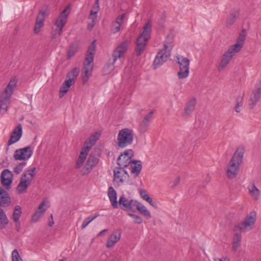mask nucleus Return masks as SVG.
I'll list each match as a JSON object with an SVG mask.
<instances>
[{
  "label": "nucleus",
  "instance_id": "obj_1",
  "mask_svg": "<svg viewBox=\"0 0 261 261\" xmlns=\"http://www.w3.org/2000/svg\"><path fill=\"white\" fill-rule=\"evenodd\" d=\"M246 38L245 30L239 35L237 42L231 46L224 54L220 63L218 67V70L221 71L227 66L235 54L239 52L243 46Z\"/></svg>",
  "mask_w": 261,
  "mask_h": 261
},
{
  "label": "nucleus",
  "instance_id": "obj_2",
  "mask_svg": "<svg viewBox=\"0 0 261 261\" xmlns=\"http://www.w3.org/2000/svg\"><path fill=\"white\" fill-rule=\"evenodd\" d=\"M245 153L244 147H239L232 156L227 165V174L228 178H235L239 171L240 166L243 162Z\"/></svg>",
  "mask_w": 261,
  "mask_h": 261
},
{
  "label": "nucleus",
  "instance_id": "obj_3",
  "mask_svg": "<svg viewBox=\"0 0 261 261\" xmlns=\"http://www.w3.org/2000/svg\"><path fill=\"white\" fill-rule=\"evenodd\" d=\"M95 40H93L89 45L86 57L84 62V68L83 69L82 82L83 84L86 83L92 73L95 51L96 49Z\"/></svg>",
  "mask_w": 261,
  "mask_h": 261
},
{
  "label": "nucleus",
  "instance_id": "obj_4",
  "mask_svg": "<svg viewBox=\"0 0 261 261\" xmlns=\"http://www.w3.org/2000/svg\"><path fill=\"white\" fill-rule=\"evenodd\" d=\"M151 25L150 21H148L143 27L142 33L137 39L135 50L137 56L141 55L145 50L147 42L150 38Z\"/></svg>",
  "mask_w": 261,
  "mask_h": 261
},
{
  "label": "nucleus",
  "instance_id": "obj_5",
  "mask_svg": "<svg viewBox=\"0 0 261 261\" xmlns=\"http://www.w3.org/2000/svg\"><path fill=\"white\" fill-rule=\"evenodd\" d=\"M134 137V131L132 129L123 128L119 131L116 143L119 148H124L132 144Z\"/></svg>",
  "mask_w": 261,
  "mask_h": 261
},
{
  "label": "nucleus",
  "instance_id": "obj_6",
  "mask_svg": "<svg viewBox=\"0 0 261 261\" xmlns=\"http://www.w3.org/2000/svg\"><path fill=\"white\" fill-rule=\"evenodd\" d=\"M129 42L128 41H124L122 42L114 50L112 54L113 60L111 62L110 60L109 63H108L107 67L108 68L109 71L113 70L114 68V64L116 60L120 58L121 56L123 55L128 48Z\"/></svg>",
  "mask_w": 261,
  "mask_h": 261
},
{
  "label": "nucleus",
  "instance_id": "obj_7",
  "mask_svg": "<svg viewBox=\"0 0 261 261\" xmlns=\"http://www.w3.org/2000/svg\"><path fill=\"white\" fill-rule=\"evenodd\" d=\"M175 61L179 65V71L177 72L179 79H182L188 77L189 74L190 60L186 57L176 56Z\"/></svg>",
  "mask_w": 261,
  "mask_h": 261
},
{
  "label": "nucleus",
  "instance_id": "obj_8",
  "mask_svg": "<svg viewBox=\"0 0 261 261\" xmlns=\"http://www.w3.org/2000/svg\"><path fill=\"white\" fill-rule=\"evenodd\" d=\"M167 42L164 44V48L157 54L153 63V68L156 69L167 61L170 56V53L167 51L168 48Z\"/></svg>",
  "mask_w": 261,
  "mask_h": 261
},
{
  "label": "nucleus",
  "instance_id": "obj_9",
  "mask_svg": "<svg viewBox=\"0 0 261 261\" xmlns=\"http://www.w3.org/2000/svg\"><path fill=\"white\" fill-rule=\"evenodd\" d=\"M99 161L98 156L95 153H91L88 158L85 165L81 169V172L82 175H86L89 173L93 167L96 166Z\"/></svg>",
  "mask_w": 261,
  "mask_h": 261
},
{
  "label": "nucleus",
  "instance_id": "obj_10",
  "mask_svg": "<svg viewBox=\"0 0 261 261\" xmlns=\"http://www.w3.org/2000/svg\"><path fill=\"white\" fill-rule=\"evenodd\" d=\"M136 200L131 198H127L124 194H122L119 199L118 204L120 208L125 211L135 212L134 209Z\"/></svg>",
  "mask_w": 261,
  "mask_h": 261
},
{
  "label": "nucleus",
  "instance_id": "obj_11",
  "mask_svg": "<svg viewBox=\"0 0 261 261\" xmlns=\"http://www.w3.org/2000/svg\"><path fill=\"white\" fill-rule=\"evenodd\" d=\"M33 153V149L31 146H29L16 150L13 156L15 160L26 161L31 158Z\"/></svg>",
  "mask_w": 261,
  "mask_h": 261
},
{
  "label": "nucleus",
  "instance_id": "obj_12",
  "mask_svg": "<svg viewBox=\"0 0 261 261\" xmlns=\"http://www.w3.org/2000/svg\"><path fill=\"white\" fill-rule=\"evenodd\" d=\"M261 98V81L256 84L250 96L249 107L253 109Z\"/></svg>",
  "mask_w": 261,
  "mask_h": 261
},
{
  "label": "nucleus",
  "instance_id": "obj_13",
  "mask_svg": "<svg viewBox=\"0 0 261 261\" xmlns=\"http://www.w3.org/2000/svg\"><path fill=\"white\" fill-rule=\"evenodd\" d=\"M256 213L253 211L247 215L244 221L237 226L238 228L241 231L247 230L249 227L253 225L255 221Z\"/></svg>",
  "mask_w": 261,
  "mask_h": 261
},
{
  "label": "nucleus",
  "instance_id": "obj_14",
  "mask_svg": "<svg viewBox=\"0 0 261 261\" xmlns=\"http://www.w3.org/2000/svg\"><path fill=\"white\" fill-rule=\"evenodd\" d=\"M134 156V151L132 149L125 150L123 153L118 157L117 164L120 167H127L129 165V160Z\"/></svg>",
  "mask_w": 261,
  "mask_h": 261
},
{
  "label": "nucleus",
  "instance_id": "obj_15",
  "mask_svg": "<svg viewBox=\"0 0 261 261\" xmlns=\"http://www.w3.org/2000/svg\"><path fill=\"white\" fill-rule=\"evenodd\" d=\"M31 181L32 179H30V177L27 176L26 173H23L16 188L17 193L20 194L25 193L31 184Z\"/></svg>",
  "mask_w": 261,
  "mask_h": 261
},
{
  "label": "nucleus",
  "instance_id": "obj_16",
  "mask_svg": "<svg viewBox=\"0 0 261 261\" xmlns=\"http://www.w3.org/2000/svg\"><path fill=\"white\" fill-rule=\"evenodd\" d=\"M124 167L119 166L118 168L114 170V180L119 185L124 182L129 175L126 171L123 169Z\"/></svg>",
  "mask_w": 261,
  "mask_h": 261
},
{
  "label": "nucleus",
  "instance_id": "obj_17",
  "mask_svg": "<svg viewBox=\"0 0 261 261\" xmlns=\"http://www.w3.org/2000/svg\"><path fill=\"white\" fill-rule=\"evenodd\" d=\"M22 134V128L21 124L19 123L10 134V139L8 141L7 145L10 146L19 140Z\"/></svg>",
  "mask_w": 261,
  "mask_h": 261
},
{
  "label": "nucleus",
  "instance_id": "obj_18",
  "mask_svg": "<svg viewBox=\"0 0 261 261\" xmlns=\"http://www.w3.org/2000/svg\"><path fill=\"white\" fill-rule=\"evenodd\" d=\"M12 95V94L6 92L4 91L1 94L0 97V112L2 114L5 113L7 111Z\"/></svg>",
  "mask_w": 261,
  "mask_h": 261
},
{
  "label": "nucleus",
  "instance_id": "obj_19",
  "mask_svg": "<svg viewBox=\"0 0 261 261\" xmlns=\"http://www.w3.org/2000/svg\"><path fill=\"white\" fill-rule=\"evenodd\" d=\"M46 16V12L44 10H40L36 18L34 32L35 34L40 32L41 29L44 25V22Z\"/></svg>",
  "mask_w": 261,
  "mask_h": 261
},
{
  "label": "nucleus",
  "instance_id": "obj_20",
  "mask_svg": "<svg viewBox=\"0 0 261 261\" xmlns=\"http://www.w3.org/2000/svg\"><path fill=\"white\" fill-rule=\"evenodd\" d=\"M12 173L8 169H5L1 175L2 184L9 189L12 182Z\"/></svg>",
  "mask_w": 261,
  "mask_h": 261
},
{
  "label": "nucleus",
  "instance_id": "obj_21",
  "mask_svg": "<svg viewBox=\"0 0 261 261\" xmlns=\"http://www.w3.org/2000/svg\"><path fill=\"white\" fill-rule=\"evenodd\" d=\"M100 134L98 132L94 133L91 135L89 138L85 142L82 149L89 152L92 147L96 143L97 140L99 139Z\"/></svg>",
  "mask_w": 261,
  "mask_h": 261
},
{
  "label": "nucleus",
  "instance_id": "obj_22",
  "mask_svg": "<svg viewBox=\"0 0 261 261\" xmlns=\"http://www.w3.org/2000/svg\"><path fill=\"white\" fill-rule=\"evenodd\" d=\"M68 7L65 8L58 16L57 19L55 22V25L57 28L63 29L67 22V19L68 13H67Z\"/></svg>",
  "mask_w": 261,
  "mask_h": 261
},
{
  "label": "nucleus",
  "instance_id": "obj_23",
  "mask_svg": "<svg viewBox=\"0 0 261 261\" xmlns=\"http://www.w3.org/2000/svg\"><path fill=\"white\" fill-rule=\"evenodd\" d=\"M11 202V199L8 193L4 189L0 187V206H8Z\"/></svg>",
  "mask_w": 261,
  "mask_h": 261
},
{
  "label": "nucleus",
  "instance_id": "obj_24",
  "mask_svg": "<svg viewBox=\"0 0 261 261\" xmlns=\"http://www.w3.org/2000/svg\"><path fill=\"white\" fill-rule=\"evenodd\" d=\"M108 195L112 206L114 208H117L118 207V202L117 201V193L112 187L109 188Z\"/></svg>",
  "mask_w": 261,
  "mask_h": 261
},
{
  "label": "nucleus",
  "instance_id": "obj_25",
  "mask_svg": "<svg viewBox=\"0 0 261 261\" xmlns=\"http://www.w3.org/2000/svg\"><path fill=\"white\" fill-rule=\"evenodd\" d=\"M240 12L239 10H234L230 12V14L226 20V27H230L236 21V19L239 17Z\"/></svg>",
  "mask_w": 261,
  "mask_h": 261
},
{
  "label": "nucleus",
  "instance_id": "obj_26",
  "mask_svg": "<svg viewBox=\"0 0 261 261\" xmlns=\"http://www.w3.org/2000/svg\"><path fill=\"white\" fill-rule=\"evenodd\" d=\"M120 239V233H118L117 231L112 233L109 237L107 244L106 246L108 248L113 247Z\"/></svg>",
  "mask_w": 261,
  "mask_h": 261
},
{
  "label": "nucleus",
  "instance_id": "obj_27",
  "mask_svg": "<svg viewBox=\"0 0 261 261\" xmlns=\"http://www.w3.org/2000/svg\"><path fill=\"white\" fill-rule=\"evenodd\" d=\"M195 105L196 100L195 99L190 100L186 106L185 112L182 114V116L184 117L189 116L195 109Z\"/></svg>",
  "mask_w": 261,
  "mask_h": 261
},
{
  "label": "nucleus",
  "instance_id": "obj_28",
  "mask_svg": "<svg viewBox=\"0 0 261 261\" xmlns=\"http://www.w3.org/2000/svg\"><path fill=\"white\" fill-rule=\"evenodd\" d=\"M73 83H71L70 80H65L62 84L59 91V97H63L69 91V88Z\"/></svg>",
  "mask_w": 261,
  "mask_h": 261
},
{
  "label": "nucleus",
  "instance_id": "obj_29",
  "mask_svg": "<svg viewBox=\"0 0 261 261\" xmlns=\"http://www.w3.org/2000/svg\"><path fill=\"white\" fill-rule=\"evenodd\" d=\"M134 207H136L137 210L144 216H146L147 219L151 218V216L149 211L146 207L142 205L141 203L136 200Z\"/></svg>",
  "mask_w": 261,
  "mask_h": 261
},
{
  "label": "nucleus",
  "instance_id": "obj_30",
  "mask_svg": "<svg viewBox=\"0 0 261 261\" xmlns=\"http://www.w3.org/2000/svg\"><path fill=\"white\" fill-rule=\"evenodd\" d=\"M130 163L134 164V166H131L132 168V172L136 173V176H138L142 169L141 162L140 161L133 160H129V164Z\"/></svg>",
  "mask_w": 261,
  "mask_h": 261
},
{
  "label": "nucleus",
  "instance_id": "obj_31",
  "mask_svg": "<svg viewBox=\"0 0 261 261\" xmlns=\"http://www.w3.org/2000/svg\"><path fill=\"white\" fill-rule=\"evenodd\" d=\"M99 0H96L94 4L92 6L90 11V15L88 16V19H96L97 17V13L99 11Z\"/></svg>",
  "mask_w": 261,
  "mask_h": 261
},
{
  "label": "nucleus",
  "instance_id": "obj_32",
  "mask_svg": "<svg viewBox=\"0 0 261 261\" xmlns=\"http://www.w3.org/2000/svg\"><path fill=\"white\" fill-rule=\"evenodd\" d=\"M89 152L82 148L79 156L76 162V168L79 169L82 167Z\"/></svg>",
  "mask_w": 261,
  "mask_h": 261
},
{
  "label": "nucleus",
  "instance_id": "obj_33",
  "mask_svg": "<svg viewBox=\"0 0 261 261\" xmlns=\"http://www.w3.org/2000/svg\"><path fill=\"white\" fill-rule=\"evenodd\" d=\"M8 223L9 220L6 214L0 207V229H5Z\"/></svg>",
  "mask_w": 261,
  "mask_h": 261
},
{
  "label": "nucleus",
  "instance_id": "obj_34",
  "mask_svg": "<svg viewBox=\"0 0 261 261\" xmlns=\"http://www.w3.org/2000/svg\"><path fill=\"white\" fill-rule=\"evenodd\" d=\"M242 236L241 233H236L233 236L232 242V250L237 251L239 247L240 246Z\"/></svg>",
  "mask_w": 261,
  "mask_h": 261
},
{
  "label": "nucleus",
  "instance_id": "obj_35",
  "mask_svg": "<svg viewBox=\"0 0 261 261\" xmlns=\"http://www.w3.org/2000/svg\"><path fill=\"white\" fill-rule=\"evenodd\" d=\"M17 83V79L16 77H13L10 81L9 84L4 90L6 92L13 94V91L16 87Z\"/></svg>",
  "mask_w": 261,
  "mask_h": 261
},
{
  "label": "nucleus",
  "instance_id": "obj_36",
  "mask_svg": "<svg viewBox=\"0 0 261 261\" xmlns=\"http://www.w3.org/2000/svg\"><path fill=\"white\" fill-rule=\"evenodd\" d=\"M248 189L252 197H253L254 199L257 200L260 194V191L258 189L256 188L255 184L253 183L250 186H248Z\"/></svg>",
  "mask_w": 261,
  "mask_h": 261
},
{
  "label": "nucleus",
  "instance_id": "obj_37",
  "mask_svg": "<svg viewBox=\"0 0 261 261\" xmlns=\"http://www.w3.org/2000/svg\"><path fill=\"white\" fill-rule=\"evenodd\" d=\"M79 73V70L77 68H73L71 71L69 72L67 74V80H70V81L72 83H74L75 79H76Z\"/></svg>",
  "mask_w": 261,
  "mask_h": 261
},
{
  "label": "nucleus",
  "instance_id": "obj_38",
  "mask_svg": "<svg viewBox=\"0 0 261 261\" xmlns=\"http://www.w3.org/2000/svg\"><path fill=\"white\" fill-rule=\"evenodd\" d=\"M22 214L21 208L19 205H16L15 206L12 218L14 222H18L19 221L21 214Z\"/></svg>",
  "mask_w": 261,
  "mask_h": 261
},
{
  "label": "nucleus",
  "instance_id": "obj_39",
  "mask_svg": "<svg viewBox=\"0 0 261 261\" xmlns=\"http://www.w3.org/2000/svg\"><path fill=\"white\" fill-rule=\"evenodd\" d=\"M78 50V46L76 44H72L70 46L67 53V59L72 57Z\"/></svg>",
  "mask_w": 261,
  "mask_h": 261
},
{
  "label": "nucleus",
  "instance_id": "obj_40",
  "mask_svg": "<svg viewBox=\"0 0 261 261\" xmlns=\"http://www.w3.org/2000/svg\"><path fill=\"white\" fill-rule=\"evenodd\" d=\"M243 99H244V98H243V96H238L237 98V100H236L237 103H236V106L234 107V109H235L236 112H237V113H239L241 110L240 108L243 107Z\"/></svg>",
  "mask_w": 261,
  "mask_h": 261
},
{
  "label": "nucleus",
  "instance_id": "obj_41",
  "mask_svg": "<svg viewBox=\"0 0 261 261\" xmlns=\"http://www.w3.org/2000/svg\"><path fill=\"white\" fill-rule=\"evenodd\" d=\"M26 164L27 163L25 162L20 163L14 168V172L16 174H19L22 171Z\"/></svg>",
  "mask_w": 261,
  "mask_h": 261
},
{
  "label": "nucleus",
  "instance_id": "obj_42",
  "mask_svg": "<svg viewBox=\"0 0 261 261\" xmlns=\"http://www.w3.org/2000/svg\"><path fill=\"white\" fill-rule=\"evenodd\" d=\"M45 211V209H43L41 211L37 210L36 212L32 216V221L34 222H37L38 220V219L42 216Z\"/></svg>",
  "mask_w": 261,
  "mask_h": 261
},
{
  "label": "nucleus",
  "instance_id": "obj_43",
  "mask_svg": "<svg viewBox=\"0 0 261 261\" xmlns=\"http://www.w3.org/2000/svg\"><path fill=\"white\" fill-rule=\"evenodd\" d=\"M98 214L93 216L92 217H89L86 218L83 221L81 227L82 229L85 228L90 223H91L94 219H95L97 216Z\"/></svg>",
  "mask_w": 261,
  "mask_h": 261
},
{
  "label": "nucleus",
  "instance_id": "obj_44",
  "mask_svg": "<svg viewBox=\"0 0 261 261\" xmlns=\"http://www.w3.org/2000/svg\"><path fill=\"white\" fill-rule=\"evenodd\" d=\"M12 261H23L17 249H15L12 251Z\"/></svg>",
  "mask_w": 261,
  "mask_h": 261
},
{
  "label": "nucleus",
  "instance_id": "obj_45",
  "mask_svg": "<svg viewBox=\"0 0 261 261\" xmlns=\"http://www.w3.org/2000/svg\"><path fill=\"white\" fill-rule=\"evenodd\" d=\"M149 122L148 120L143 119L140 124V129L142 132H145L147 130Z\"/></svg>",
  "mask_w": 261,
  "mask_h": 261
},
{
  "label": "nucleus",
  "instance_id": "obj_46",
  "mask_svg": "<svg viewBox=\"0 0 261 261\" xmlns=\"http://www.w3.org/2000/svg\"><path fill=\"white\" fill-rule=\"evenodd\" d=\"M128 215L134 219L135 223L140 224L143 222L142 218L138 215L132 213H128Z\"/></svg>",
  "mask_w": 261,
  "mask_h": 261
},
{
  "label": "nucleus",
  "instance_id": "obj_47",
  "mask_svg": "<svg viewBox=\"0 0 261 261\" xmlns=\"http://www.w3.org/2000/svg\"><path fill=\"white\" fill-rule=\"evenodd\" d=\"M62 32V29L57 28L52 33L51 38L53 39H56L61 35Z\"/></svg>",
  "mask_w": 261,
  "mask_h": 261
},
{
  "label": "nucleus",
  "instance_id": "obj_48",
  "mask_svg": "<svg viewBox=\"0 0 261 261\" xmlns=\"http://www.w3.org/2000/svg\"><path fill=\"white\" fill-rule=\"evenodd\" d=\"M139 194L140 196L146 201H148L150 200V197L146 193V191L144 189H141L139 191Z\"/></svg>",
  "mask_w": 261,
  "mask_h": 261
},
{
  "label": "nucleus",
  "instance_id": "obj_49",
  "mask_svg": "<svg viewBox=\"0 0 261 261\" xmlns=\"http://www.w3.org/2000/svg\"><path fill=\"white\" fill-rule=\"evenodd\" d=\"M125 16V14H123L121 15H119L118 16L116 19V21L115 22H114L113 23H115V24H120L122 23V21H123V19L124 18Z\"/></svg>",
  "mask_w": 261,
  "mask_h": 261
},
{
  "label": "nucleus",
  "instance_id": "obj_50",
  "mask_svg": "<svg viewBox=\"0 0 261 261\" xmlns=\"http://www.w3.org/2000/svg\"><path fill=\"white\" fill-rule=\"evenodd\" d=\"M36 170V168H33L32 169H29L27 171V173L25 172L27 174V175L29 174L31 177L30 179H33L34 175H35V171Z\"/></svg>",
  "mask_w": 261,
  "mask_h": 261
},
{
  "label": "nucleus",
  "instance_id": "obj_51",
  "mask_svg": "<svg viewBox=\"0 0 261 261\" xmlns=\"http://www.w3.org/2000/svg\"><path fill=\"white\" fill-rule=\"evenodd\" d=\"M91 22L89 23L87 25V29L89 31H91L95 25V19H91Z\"/></svg>",
  "mask_w": 261,
  "mask_h": 261
},
{
  "label": "nucleus",
  "instance_id": "obj_52",
  "mask_svg": "<svg viewBox=\"0 0 261 261\" xmlns=\"http://www.w3.org/2000/svg\"><path fill=\"white\" fill-rule=\"evenodd\" d=\"M153 111H151L149 113H148L144 118V119L146 120H148L149 122L151 120V119L152 118V114H153Z\"/></svg>",
  "mask_w": 261,
  "mask_h": 261
},
{
  "label": "nucleus",
  "instance_id": "obj_53",
  "mask_svg": "<svg viewBox=\"0 0 261 261\" xmlns=\"http://www.w3.org/2000/svg\"><path fill=\"white\" fill-rule=\"evenodd\" d=\"M121 25L119 24L113 23V32L114 33H117L120 30Z\"/></svg>",
  "mask_w": 261,
  "mask_h": 261
},
{
  "label": "nucleus",
  "instance_id": "obj_54",
  "mask_svg": "<svg viewBox=\"0 0 261 261\" xmlns=\"http://www.w3.org/2000/svg\"><path fill=\"white\" fill-rule=\"evenodd\" d=\"M15 228L17 232H20L21 230L20 222L19 221L18 222H15Z\"/></svg>",
  "mask_w": 261,
  "mask_h": 261
},
{
  "label": "nucleus",
  "instance_id": "obj_55",
  "mask_svg": "<svg viewBox=\"0 0 261 261\" xmlns=\"http://www.w3.org/2000/svg\"><path fill=\"white\" fill-rule=\"evenodd\" d=\"M180 181V177L179 176H177L174 180L173 181V185L172 186L173 187H175L177 186Z\"/></svg>",
  "mask_w": 261,
  "mask_h": 261
},
{
  "label": "nucleus",
  "instance_id": "obj_56",
  "mask_svg": "<svg viewBox=\"0 0 261 261\" xmlns=\"http://www.w3.org/2000/svg\"><path fill=\"white\" fill-rule=\"evenodd\" d=\"M147 202L153 207L157 208L158 206L156 203L153 201L151 198Z\"/></svg>",
  "mask_w": 261,
  "mask_h": 261
},
{
  "label": "nucleus",
  "instance_id": "obj_57",
  "mask_svg": "<svg viewBox=\"0 0 261 261\" xmlns=\"http://www.w3.org/2000/svg\"><path fill=\"white\" fill-rule=\"evenodd\" d=\"M165 20V16L163 15L162 16L160 20L159 21V24L161 27H163Z\"/></svg>",
  "mask_w": 261,
  "mask_h": 261
},
{
  "label": "nucleus",
  "instance_id": "obj_58",
  "mask_svg": "<svg viewBox=\"0 0 261 261\" xmlns=\"http://www.w3.org/2000/svg\"><path fill=\"white\" fill-rule=\"evenodd\" d=\"M108 231V229H103L102 230H101V231H100L98 234H97V236L99 237V236H101L102 235H103L106 232H107Z\"/></svg>",
  "mask_w": 261,
  "mask_h": 261
},
{
  "label": "nucleus",
  "instance_id": "obj_59",
  "mask_svg": "<svg viewBox=\"0 0 261 261\" xmlns=\"http://www.w3.org/2000/svg\"><path fill=\"white\" fill-rule=\"evenodd\" d=\"M44 205V203L43 202H42V203H41L39 204V206L38 208V210H38V211H41V210H42L43 209H44V208H43Z\"/></svg>",
  "mask_w": 261,
  "mask_h": 261
},
{
  "label": "nucleus",
  "instance_id": "obj_60",
  "mask_svg": "<svg viewBox=\"0 0 261 261\" xmlns=\"http://www.w3.org/2000/svg\"><path fill=\"white\" fill-rule=\"evenodd\" d=\"M215 261H229V260L227 257H225V258H224V259H222V258L215 259Z\"/></svg>",
  "mask_w": 261,
  "mask_h": 261
},
{
  "label": "nucleus",
  "instance_id": "obj_61",
  "mask_svg": "<svg viewBox=\"0 0 261 261\" xmlns=\"http://www.w3.org/2000/svg\"><path fill=\"white\" fill-rule=\"evenodd\" d=\"M54 223V221L52 220L51 221H49L48 222V225L49 226L51 227L53 225Z\"/></svg>",
  "mask_w": 261,
  "mask_h": 261
},
{
  "label": "nucleus",
  "instance_id": "obj_62",
  "mask_svg": "<svg viewBox=\"0 0 261 261\" xmlns=\"http://www.w3.org/2000/svg\"><path fill=\"white\" fill-rule=\"evenodd\" d=\"M59 261H65V260L63 259H60Z\"/></svg>",
  "mask_w": 261,
  "mask_h": 261
},
{
  "label": "nucleus",
  "instance_id": "obj_63",
  "mask_svg": "<svg viewBox=\"0 0 261 261\" xmlns=\"http://www.w3.org/2000/svg\"><path fill=\"white\" fill-rule=\"evenodd\" d=\"M122 161H125V160H126V158H125V159L122 158Z\"/></svg>",
  "mask_w": 261,
  "mask_h": 261
},
{
  "label": "nucleus",
  "instance_id": "obj_64",
  "mask_svg": "<svg viewBox=\"0 0 261 261\" xmlns=\"http://www.w3.org/2000/svg\"><path fill=\"white\" fill-rule=\"evenodd\" d=\"M111 261H116L115 259H112Z\"/></svg>",
  "mask_w": 261,
  "mask_h": 261
}]
</instances>
